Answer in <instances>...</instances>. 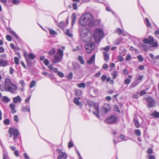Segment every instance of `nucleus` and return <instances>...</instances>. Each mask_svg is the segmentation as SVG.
Returning a JSON list of instances; mask_svg holds the SVG:
<instances>
[{
    "label": "nucleus",
    "mask_w": 159,
    "mask_h": 159,
    "mask_svg": "<svg viewBox=\"0 0 159 159\" xmlns=\"http://www.w3.org/2000/svg\"><path fill=\"white\" fill-rule=\"evenodd\" d=\"M116 32V33H117L119 35H120L123 33L122 30L120 28L117 29Z\"/></svg>",
    "instance_id": "473e14b6"
},
{
    "label": "nucleus",
    "mask_w": 159,
    "mask_h": 159,
    "mask_svg": "<svg viewBox=\"0 0 159 159\" xmlns=\"http://www.w3.org/2000/svg\"><path fill=\"white\" fill-rule=\"evenodd\" d=\"M3 100L6 102H8L10 101V99L6 96H3Z\"/></svg>",
    "instance_id": "79ce46f5"
},
{
    "label": "nucleus",
    "mask_w": 159,
    "mask_h": 159,
    "mask_svg": "<svg viewBox=\"0 0 159 159\" xmlns=\"http://www.w3.org/2000/svg\"><path fill=\"white\" fill-rule=\"evenodd\" d=\"M143 78V75H139L137 77V79L139 80H141Z\"/></svg>",
    "instance_id": "774afa93"
},
{
    "label": "nucleus",
    "mask_w": 159,
    "mask_h": 159,
    "mask_svg": "<svg viewBox=\"0 0 159 159\" xmlns=\"http://www.w3.org/2000/svg\"><path fill=\"white\" fill-rule=\"evenodd\" d=\"M94 107L96 111H93V113L98 117H99V106L97 103H95L94 104Z\"/></svg>",
    "instance_id": "9d476101"
},
{
    "label": "nucleus",
    "mask_w": 159,
    "mask_h": 159,
    "mask_svg": "<svg viewBox=\"0 0 159 159\" xmlns=\"http://www.w3.org/2000/svg\"><path fill=\"white\" fill-rule=\"evenodd\" d=\"M134 122L135 124V126L137 128H139L140 126V124L139 123L138 120L136 118H134Z\"/></svg>",
    "instance_id": "6ab92c4d"
},
{
    "label": "nucleus",
    "mask_w": 159,
    "mask_h": 159,
    "mask_svg": "<svg viewBox=\"0 0 159 159\" xmlns=\"http://www.w3.org/2000/svg\"><path fill=\"white\" fill-rule=\"evenodd\" d=\"M100 22V21L96 19L94 20V21H93V20L92 21V25H90V26H92L93 25H97L99 24Z\"/></svg>",
    "instance_id": "dca6fc26"
},
{
    "label": "nucleus",
    "mask_w": 159,
    "mask_h": 159,
    "mask_svg": "<svg viewBox=\"0 0 159 159\" xmlns=\"http://www.w3.org/2000/svg\"><path fill=\"white\" fill-rule=\"evenodd\" d=\"M57 53L58 54L59 56L63 58V51L60 49H58L57 50Z\"/></svg>",
    "instance_id": "bb28decb"
},
{
    "label": "nucleus",
    "mask_w": 159,
    "mask_h": 159,
    "mask_svg": "<svg viewBox=\"0 0 159 159\" xmlns=\"http://www.w3.org/2000/svg\"><path fill=\"white\" fill-rule=\"evenodd\" d=\"M144 99L147 101L148 107L151 108L154 107L156 105V103L154 100L150 96H147Z\"/></svg>",
    "instance_id": "423d86ee"
},
{
    "label": "nucleus",
    "mask_w": 159,
    "mask_h": 159,
    "mask_svg": "<svg viewBox=\"0 0 159 159\" xmlns=\"http://www.w3.org/2000/svg\"><path fill=\"white\" fill-rule=\"evenodd\" d=\"M8 63V62L7 61H4L2 59H0V66H5Z\"/></svg>",
    "instance_id": "4468645a"
},
{
    "label": "nucleus",
    "mask_w": 159,
    "mask_h": 159,
    "mask_svg": "<svg viewBox=\"0 0 159 159\" xmlns=\"http://www.w3.org/2000/svg\"><path fill=\"white\" fill-rule=\"evenodd\" d=\"M112 75H113V78L115 79L117 76V72L116 71H114L112 73Z\"/></svg>",
    "instance_id": "37998d69"
},
{
    "label": "nucleus",
    "mask_w": 159,
    "mask_h": 159,
    "mask_svg": "<svg viewBox=\"0 0 159 159\" xmlns=\"http://www.w3.org/2000/svg\"><path fill=\"white\" fill-rule=\"evenodd\" d=\"M21 101V98L19 96H17L14 97L13 99V101L14 103H17L18 102H20Z\"/></svg>",
    "instance_id": "ddd939ff"
},
{
    "label": "nucleus",
    "mask_w": 159,
    "mask_h": 159,
    "mask_svg": "<svg viewBox=\"0 0 159 159\" xmlns=\"http://www.w3.org/2000/svg\"><path fill=\"white\" fill-rule=\"evenodd\" d=\"M75 95L77 96H80L82 94V92L79 89H76L75 90Z\"/></svg>",
    "instance_id": "c85d7f7f"
},
{
    "label": "nucleus",
    "mask_w": 159,
    "mask_h": 159,
    "mask_svg": "<svg viewBox=\"0 0 159 159\" xmlns=\"http://www.w3.org/2000/svg\"><path fill=\"white\" fill-rule=\"evenodd\" d=\"M9 107L11 110L14 109L15 108V105L14 103H11L9 104Z\"/></svg>",
    "instance_id": "09e8293b"
},
{
    "label": "nucleus",
    "mask_w": 159,
    "mask_h": 159,
    "mask_svg": "<svg viewBox=\"0 0 159 159\" xmlns=\"http://www.w3.org/2000/svg\"><path fill=\"white\" fill-rule=\"evenodd\" d=\"M77 86L80 88H82L84 89L86 87V84L85 83H83L78 84Z\"/></svg>",
    "instance_id": "c756f323"
},
{
    "label": "nucleus",
    "mask_w": 159,
    "mask_h": 159,
    "mask_svg": "<svg viewBox=\"0 0 159 159\" xmlns=\"http://www.w3.org/2000/svg\"><path fill=\"white\" fill-rule=\"evenodd\" d=\"M146 93V92L144 90H142L139 92V94L141 96H142Z\"/></svg>",
    "instance_id": "680f3d73"
},
{
    "label": "nucleus",
    "mask_w": 159,
    "mask_h": 159,
    "mask_svg": "<svg viewBox=\"0 0 159 159\" xmlns=\"http://www.w3.org/2000/svg\"><path fill=\"white\" fill-rule=\"evenodd\" d=\"M54 58L52 61V63L54 64H56L61 62L63 58L61 57L60 56H59L58 54H55L54 56Z\"/></svg>",
    "instance_id": "1a4fd4ad"
},
{
    "label": "nucleus",
    "mask_w": 159,
    "mask_h": 159,
    "mask_svg": "<svg viewBox=\"0 0 159 159\" xmlns=\"http://www.w3.org/2000/svg\"><path fill=\"white\" fill-rule=\"evenodd\" d=\"M14 62L16 65H18L19 64V59L16 57H14Z\"/></svg>",
    "instance_id": "a18cd8bd"
},
{
    "label": "nucleus",
    "mask_w": 159,
    "mask_h": 159,
    "mask_svg": "<svg viewBox=\"0 0 159 159\" xmlns=\"http://www.w3.org/2000/svg\"><path fill=\"white\" fill-rule=\"evenodd\" d=\"M153 152V149L152 148H149L147 151V152L148 154H151Z\"/></svg>",
    "instance_id": "8fccbe9b"
},
{
    "label": "nucleus",
    "mask_w": 159,
    "mask_h": 159,
    "mask_svg": "<svg viewBox=\"0 0 159 159\" xmlns=\"http://www.w3.org/2000/svg\"><path fill=\"white\" fill-rule=\"evenodd\" d=\"M131 55L129 54H127V55L125 57V60L127 61H129L131 59Z\"/></svg>",
    "instance_id": "58836bf2"
},
{
    "label": "nucleus",
    "mask_w": 159,
    "mask_h": 159,
    "mask_svg": "<svg viewBox=\"0 0 159 159\" xmlns=\"http://www.w3.org/2000/svg\"><path fill=\"white\" fill-rule=\"evenodd\" d=\"M147 157L149 159H155V156L154 155H147Z\"/></svg>",
    "instance_id": "3c124183"
},
{
    "label": "nucleus",
    "mask_w": 159,
    "mask_h": 159,
    "mask_svg": "<svg viewBox=\"0 0 159 159\" xmlns=\"http://www.w3.org/2000/svg\"><path fill=\"white\" fill-rule=\"evenodd\" d=\"M145 20L147 24V25L148 27H150L151 26V24L150 23L149 20L148 18H145Z\"/></svg>",
    "instance_id": "6e6d98bb"
},
{
    "label": "nucleus",
    "mask_w": 159,
    "mask_h": 159,
    "mask_svg": "<svg viewBox=\"0 0 159 159\" xmlns=\"http://www.w3.org/2000/svg\"><path fill=\"white\" fill-rule=\"evenodd\" d=\"M95 54H94L91 58L88 61L87 63L89 64H92L94 61Z\"/></svg>",
    "instance_id": "f3484780"
},
{
    "label": "nucleus",
    "mask_w": 159,
    "mask_h": 159,
    "mask_svg": "<svg viewBox=\"0 0 159 159\" xmlns=\"http://www.w3.org/2000/svg\"><path fill=\"white\" fill-rule=\"evenodd\" d=\"M73 7V9L75 10H77V4L76 3H74L72 5Z\"/></svg>",
    "instance_id": "0e129e2a"
},
{
    "label": "nucleus",
    "mask_w": 159,
    "mask_h": 159,
    "mask_svg": "<svg viewBox=\"0 0 159 159\" xmlns=\"http://www.w3.org/2000/svg\"><path fill=\"white\" fill-rule=\"evenodd\" d=\"M123 39L122 38H119L116 40L114 42L115 45H118L122 41Z\"/></svg>",
    "instance_id": "b1692460"
},
{
    "label": "nucleus",
    "mask_w": 159,
    "mask_h": 159,
    "mask_svg": "<svg viewBox=\"0 0 159 159\" xmlns=\"http://www.w3.org/2000/svg\"><path fill=\"white\" fill-rule=\"evenodd\" d=\"M12 2L14 4L18 5L20 3V0H12Z\"/></svg>",
    "instance_id": "e433bc0d"
},
{
    "label": "nucleus",
    "mask_w": 159,
    "mask_h": 159,
    "mask_svg": "<svg viewBox=\"0 0 159 159\" xmlns=\"http://www.w3.org/2000/svg\"><path fill=\"white\" fill-rule=\"evenodd\" d=\"M55 52V50L54 48H53L49 52L48 54L50 55H53Z\"/></svg>",
    "instance_id": "2f4dec72"
},
{
    "label": "nucleus",
    "mask_w": 159,
    "mask_h": 159,
    "mask_svg": "<svg viewBox=\"0 0 159 159\" xmlns=\"http://www.w3.org/2000/svg\"><path fill=\"white\" fill-rule=\"evenodd\" d=\"M139 83L137 81L134 82L130 85V88H133L135 87L139 84Z\"/></svg>",
    "instance_id": "aec40b11"
},
{
    "label": "nucleus",
    "mask_w": 159,
    "mask_h": 159,
    "mask_svg": "<svg viewBox=\"0 0 159 159\" xmlns=\"http://www.w3.org/2000/svg\"><path fill=\"white\" fill-rule=\"evenodd\" d=\"M29 58H30L31 60L33 59L34 58L35 56L33 54L30 53L28 54Z\"/></svg>",
    "instance_id": "72a5a7b5"
},
{
    "label": "nucleus",
    "mask_w": 159,
    "mask_h": 159,
    "mask_svg": "<svg viewBox=\"0 0 159 159\" xmlns=\"http://www.w3.org/2000/svg\"><path fill=\"white\" fill-rule=\"evenodd\" d=\"M107 78V76L105 75H103L101 77V79L102 81H104Z\"/></svg>",
    "instance_id": "69168bd1"
},
{
    "label": "nucleus",
    "mask_w": 159,
    "mask_h": 159,
    "mask_svg": "<svg viewBox=\"0 0 159 159\" xmlns=\"http://www.w3.org/2000/svg\"><path fill=\"white\" fill-rule=\"evenodd\" d=\"M80 37L83 42L88 43L91 41L92 38V34L88 30L85 29L80 32Z\"/></svg>",
    "instance_id": "7ed1b4c3"
},
{
    "label": "nucleus",
    "mask_w": 159,
    "mask_h": 159,
    "mask_svg": "<svg viewBox=\"0 0 159 159\" xmlns=\"http://www.w3.org/2000/svg\"><path fill=\"white\" fill-rule=\"evenodd\" d=\"M131 82V80L129 79H127L125 80L124 83L126 84H129Z\"/></svg>",
    "instance_id": "bf43d9fd"
},
{
    "label": "nucleus",
    "mask_w": 159,
    "mask_h": 159,
    "mask_svg": "<svg viewBox=\"0 0 159 159\" xmlns=\"http://www.w3.org/2000/svg\"><path fill=\"white\" fill-rule=\"evenodd\" d=\"M44 63L46 66H48L49 64V61L48 59H45L44 61Z\"/></svg>",
    "instance_id": "e2e57ef3"
},
{
    "label": "nucleus",
    "mask_w": 159,
    "mask_h": 159,
    "mask_svg": "<svg viewBox=\"0 0 159 159\" xmlns=\"http://www.w3.org/2000/svg\"><path fill=\"white\" fill-rule=\"evenodd\" d=\"M107 106V108H106L105 107H102V109L103 110V111L104 112L105 114H106L107 113V112L110 110V109L111 107L109 105Z\"/></svg>",
    "instance_id": "5701e85b"
},
{
    "label": "nucleus",
    "mask_w": 159,
    "mask_h": 159,
    "mask_svg": "<svg viewBox=\"0 0 159 159\" xmlns=\"http://www.w3.org/2000/svg\"><path fill=\"white\" fill-rule=\"evenodd\" d=\"M143 42L145 44H149V42L148 39H144L143 40Z\"/></svg>",
    "instance_id": "864d4df0"
},
{
    "label": "nucleus",
    "mask_w": 159,
    "mask_h": 159,
    "mask_svg": "<svg viewBox=\"0 0 159 159\" xmlns=\"http://www.w3.org/2000/svg\"><path fill=\"white\" fill-rule=\"evenodd\" d=\"M25 60L26 62L30 66H31L32 65V63L31 62V60L28 57H25Z\"/></svg>",
    "instance_id": "4be33fe9"
},
{
    "label": "nucleus",
    "mask_w": 159,
    "mask_h": 159,
    "mask_svg": "<svg viewBox=\"0 0 159 159\" xmlns=\"http://www.w3.org/2000/svg\"><path fill=\"white\" fill-rule=\"evenodd\" d=\"M79 60L80 61V62L81 64H84V61L83 59V58L81 56H79Z\"/></svg>",
    "instance_id": "a19ab883"
},
{
    "label": "nucleus",
    "mask_w": 159,
    "mask_h": 159,
    "mask_svg": "<svg viewBox=\"0 0 159 159\" xmlns=\"http://www.w3.org/2000/svg\"><path fill=\"white\" fill-rule=\"evenodd\" d=\"M148 39L149 42V44L151 45L154 42V39L153 38L151 35L148 36Z\"/></svg>",
    "instance_id": "a878e982"
},
{
    "label": "nucleus",
    "mask_w": 159,
    "mask_h": 159,
    "mask_svg": "<svg viewBox=\"0 0 159 159\" xmlns=\"http://www.w3.org/2000/svg\"><path fill=\"white\" fill-rule=\"evenodd\" d=\"M104 36V33L102 30L99 29H96L93 35V37L95 41H96V39H101Z\"/></svg>",
    "instance_id": "20e7f679"
},
{
    "label": "nucleus",
    "mask_w": 159,
    "mask_h": 159,
    "mask_svg": "<svg viewBox=\"0 0 159 159\" xmlns=\"http://www.w3.org/2000/svg\"><path fill=\"white\" fill-rule=\"evenodd\" d=\"M57 75L61 77H63L64 76V74L62 72H58Z\"/></svg>",
    "instance_id": "13d9d810"
},
{
    "label": "nucleus",
    "mask_w": 159,
    "mask_h": 159,
    "mask_svg": "<svg viewBox=\"0 0 159 159\" xmlns=\"http://www.w3.org/2000/svg\"><path fill=\"white\" fill-rule=\"evenodd\" d=\"M9 136L11 137L12 135L13 136V140L15 142L16 140L17 139L19 135V133L18 130L15 128H10L9 130Z\"/></svg>",
    "instance_id": "39448f33"
},
{
    "label": "nucleus",
    "mask_w": 159,
    "mask_h": 159,
    "mask_svg": "<svg viewBox=\"0 0 159 159\" xmlns=\"http://www.w3.org/2000/svg\"><path fill=\"white\" fill-rule=\"evenodd\" d=\"M152 116H153L155 118H159V112L154 111L151 114Z\"/></svg>",
    "instance_id": "393cba45"
},
{
    "label": "nucleus",
    "mask_w": 159,
    "mask_h": 159,
    "mask_svg": "<svg viewBox=\"0 0 159 159\" xmlns=\"http://www.w3.org/2000/svg\"><path fill=\"white\" fill-rule=\"evenodd\" d=\"M80 98H75L74 99V102L77 106H79L81 108L82 106V104L81 102H80L79 101Z\"/></svg>",
    "instance_id": "f8f14e48"
},
{
    "label": "nucleus",
    "mask_w": 159,
    "mask_h": 159,
    "mask_svg": "<svg viewBox=\"0 0 159 159\" xmlns=\"http://www.w3.org/2000/svg\"><path fill=\"white\" fill-rule=\"evenodd\" d=\"M11 33L16 39H18V36L15 32L13 31H11Z\"/></svg>",
    "instance_id": "c03bdc74"
},
{
    "label": "nucleus",
    "mask_w": 159,
    "mask_h": 159,
    "mask_svg": "<svg viewBox=\"0 0 159 159\" xmlns=\"http://www.w3.org/2000/svg\"><path fill=\"white\" fill-rule=\"evenodd\" d=\"M6 38L7 40L9 41H10L12 40V38L9 35H7L6 36Z\"/></svg>",
    "instance_id": "052dcab7"
},
{
    "label": "nucleus",
    "mask_w": 159,
    "mask_h": 159,
    "mask_svg": "<svg viewBox=\"0 0 159 159\" xmlns=\"http://www.w3.org/2000/svg\"><path fill=\"white\" fill-rule=\"evenodd\" d=\"M36 84L35 81L34 80H33L30 83V87L32 88Z\"/></svg>",
    "instance_id": "f704fd0d"
},
{
    "label": "nucleus",
    "mask_w": 159,
    "mask_h": 159,
    "mask_svg": "<svg viewBox=\"0 0 159 159\" xmlns=\"http://www.w3.org/2000/svg\"><path fill=\"white\" fill-rule=\"evenodd\" d=\"M73 146V144L72 141H70L68 143V147L69 148H70Z\"/></svg>",
    "instance_id": "603ef678"
},
{
    "label": "nucleus",
    "mask_w": 159,
    "mask_h": 159,
    "mask_svg": "<svg viewBox=\"0 0 159 159\" xmlns=\"http://www.w3.org/2000/svg\"><path fill=\"white\" fill-rule=\"evenodd\" d=\"M85 47L86 52L89 53L93 50L95 46L93 42H91L90 43L86 44Z\"/></svg>",
    "instance_id": "0eeeda50"
},
{
    "label": "nucleus",
    "mask_w": 159,
    "mask_h": 159,
    "mask_svg": "<svg viewBox=\"0 0 159 159\" xmlns=\"http://www.w3.org/2000/svg\"><path fill=\"white\" fill-rule=\"evenodd\" d=\"M117 117L115 116H111L108 118L106 120L107 122L109 124L114 123L117 121Z\"/></svg>",
    "instance_id": "6e6552de"
},
{
    "label": "nucleus",
    "mask_w": 159,
    "mask_h": 159,
    "mask_svg": "<svg viewBox=\"0 0 159 159\" xmlns=\"http://www.w3.org/2000/svg\"><path fill=\"white\" fill-rule=\"evenodd\" d=\"M76 17V15L75 14L73 13L72 14L71 18L72 19L71 25L72 26L74 25L75 23Z\"/></svg>",
    "instance_id": "2eb2a0df"
},
{
    "label": "nucleus",
    "mask_w": 159,
    "mask_h": 159,
    "mask_svg": "<svg viewBox=\"0 0 159 159\" xmlns=\"http://www.w3.org/2000/svg\"><path fill=\"white\" fill-rule=\"evenodd\" d=\"M135 134L137 136H139L141 134V132L139 129H136L134 131Z\"/></svg>",
    "instance_id": "7c9ffc66"
},
{
    "label": "nucleus",
    "mask_w": 159,
    "mask_h": 159,
    "mask_svg": "<svg viewBox=\"0 0 159 159\" xmlns=\"http://www.w3.org/2000/svg\"><path fill=\"white\" fill-rule=\"evenodd\" d=\"M123 52L124 53V54H122V52H120V55L118 56L117 57V58L118 60V61L121 62L124 60V58L120 55H122L123 56H125L126 53V51L125 49H124L123 50Z\"/></svg>",
    "instance_id": "9b49d317"
},
{
    "label": "nucleus",
    "mask_w": 159,
    "mask_h": 159,
    "mask_svg": "<svg viewBox=\"0 0 159 159\" xmlns=\"http://www.w3.org/2000/svg\"><path fill=\"white\" fill-rule=\"evenodd\" d=\"M21 111L24 112H29L30 111V107L28 106L23 107L21 109Z\"/></svg>",
    "instance_id": "a211bd4d"
},
{
    "label": "nucleus",
    "mask_w": 159,
    "mask_h": 159,
    "mask_svg": "<svg viewBox=\"0 0 159 159\" xmlns=\"http://www.w3.org/2000/svg\"><path fill=\"white\" fill-rule=\"evenodd\" d=\"M8 154L5 152L4 153L3 155V159H8Z\"/></svg>",
    "instance_id": "de8ad7c7"
},
{
    "label": "nucleus",
    "mask_w": 159,
    "mask_h": 159,
    "mask_svg": "<svg viewBox=\"0 0 159 159\" xmlns=\"http://www.w3.org/2000/svg\"><path fill=\"white\" fill-rule=\"evenodd\" d=\"M139 46L141 48H143V50L145 51H146L148 48V46L143 44H141L139 45Z\"/></svg>",
    "instance_id": "cd10ccee"
},
{
    "label": "nucleus",
    "mask_w": 159,
    "mask_h": 159,
    "mask_svg": "<svg viewBox=\"0 0 159 159\" xmlns=\"http://www.w3.org/2000/svg\"><path fill=\"white\" fill-rule=\"evenodd\" d=\"M73 78V73L70 72L68 75L67 78L69 80H70L72 79Z\"/></svg>",
    "instance_id": "4c0bfd02"
},
{
    "label": "nucleus",
    "mask_w": 159,
    "mask_h": 159,
    "mask_svg": "<svg viewBox=\"0 0 159 159\" xmlns=\"http://www.w3.org/2000/svg\"><path fill=\"white\" fill-rule=\"evenodd\" d=\"M93 19V16L90 12H87L82 15L80 17L79 23L81 25H92V21Z\"/></svg>",
    "instance_id": "f257e3e1"
},
{
    "label": "nucleus",
    "mask_w": 159,
    "mask_h": 159,
    "mask_svg": "<svg viewBox=\"0 0 159 159\" xmlns=\"http://www.w3.org/2000/svg\"><path fill=\"white\" fill-rule=\"evenodd\" d=\"M4 124L5 125H8L9 124V121L8 119H6L4 121Z\"/></svg>",
    "instance_id": "4d7b16f0"
},
{
    "label": "nucleus",
    "mask_w": 159,
    "mask_h": 159,
    "mask_svg": "<svg viewBox=\"0 0 159 159\" xmlns=\"http://www.w3.org/2000/svg\"><path fill=\"white\" fill-rule=\"evenodd\" d=\"M3 89L5 91L14 94L16 93V91L17 89V86L11 83L10 80L7 78L5 80Z\"/></svg>",
    "instance_id": "f03ea898"
},
{
    "label": "nucleus",
    "mask_w": 159,
    "mask_h": 159,
    "mask_svg": "<svg viewBox=\"0 0 159 159\" xmlns=\"http://www.w3.org/2000/svg\"><path fill=\"white\" fill-rule=\"evenodd\" d=\"M62 157L63 158L66 159L67 157V154L65 152H62L61 153H60Z\"/></svg>",
    "instance_id": "ea45409f"
},
{
    "label": "nucleus",
    "mask_w": 159,
    "mask_h": 159,
    "mask_svg": "<svg viewBox=\"0 0 159 159\" xmlns=\"http://www.w3.org/2000/svg\"><path fill=\"white\" fill-rule=\"evenodd\" d=\"M49 32L52 35H55L57 34V32L52 29H50L49 30Z\"/></svg>",
    "instance_id": "49530a36"
},
{
    "label": "nucleus",
    "mask_w": 159,
    "mask_h": 159,
    "mask_svg": "<svg viewBox=\"0 0 159 159\" xmlns=\"http://www.w3.org/2000/svg\"><path fill=\"white\" fill-rule=\"evenodd\" d=\"M103 55L105 60L107 62L109 59V56L108 55L107 52H104L103 53Z\"/></svg>",
    "instance_id": "412c9836"
},
{
    "label": "nucleus",
    "mask_w": 159,
    "mask_h": 159,
    "mask_svg": "<svg viewBox=\"0 0 159 159\" xmlns=\"http://www.w3.org/2000/svg\"><path fill=\"white\" fill-rule=\"evenodd\" d=\"M137 57L138 60L140 61H143V58L141 55H139Z\"/></svg>",
    "instance_id": "5fc2aeb1"
},
{
    "label": "nucleus",
    "mask_w": 159,
    "mask_h": 159,
    "mask_svg": "<svg viewBox=\"0 0 159 159\" xmlns=\"http://www.w3.org/2000/svg\"><path fill=\"white\" fill-rule=\"evenodd\" d=\"M123 72L124 74L125 75H127L128 74V71L127 69L126 68H125L124 69Z\"/></svg>",
    "instance_id": "338daca9"
},
{
    "label": "nucleus",
    "mask_w": 159,
    "mask_h": 159,
    "mask_svg": "<svg viewBox=\"0 0 159 159\" xmlns=\"http://www.w3.org/2000/svg\"><path fill=\"white\" fill-rule=\"evenodd\" d=\"M66 34L70 37H72L73 35L72 34L70 33V30L69 29H67L66 32Z\"/></svg>",
    "instance_id": "c9c22d12"
}]
</instances>
